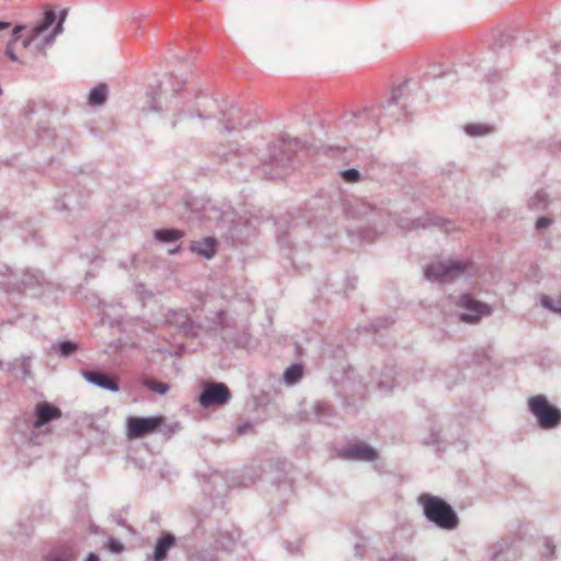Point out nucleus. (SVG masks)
<instances>
[{"instance_id":"nucleus-13","label":"nucleus","mask_w":561,"mask_h":561,"mask_svg":"<svg viewBox=\"0 0 561 561\" xmlns=\"http://www.w3.org/2000/svg\"><path fill=\"white\" fill-rule=\"evenodd\" d=\"M107 88L105 84L96 85L89 95V103L92 105H101L106 101Z\"/></svg>"},{"instance_id":"nucleus-8","label":"nucleus","mask_w":561,"mask_h":561,"mask_svg":"<svg viewBox=\"0 0 561 561\" xmlns=\"http://www.w3.org/2000/svg\"><path fill=\"white\" fill-rule=\"evenodd\" d=\"M62 415L61 410L48 402H39L35 407L36 420L33 424L35 428H39L53 420H58Z\"/></svg>"},{"instance_id":"nucleus-4","label":"nucleus","mask_w":561,"mask_h":561,"mask_svg":"<svg viewBox=\"0 0 561 561\" xmlns=\"http://www.w3.org/2000/svg\"><path fill=\"white\" fill-rule=\"evenodd\" d=\"M469 268L468 262L437 261L426 267L425 275L428 279L449 282L461 275Z\"/></svg>"},{"instance_id":"nucleus-25","label":"nucleus","mask_w":561,"mask_h":561,"mask_svg":"<svg viewBox=\"0 0 561 561\" xmlns=\"http://www.w3.org/2000/svg\"><path fill=\"white\" fill-rule=\"evenodd\" d=\"M10 27V23L8 22H0V31L7 30Z\"/></svg>"},{"instance_id":"nucleus-14","label":"nucleus","mask_w":561,"mask_h":561,"mask_svg":"<svg viewBox=\"0 0 561 561\" xmlns=\"http://www.w3.org/2000/svg\"><path fill=\"white\" fill-rule=\"evenodd\" d=\"M73 558V552L70 547H61L57 550L51 551L45 561H69Z\"/></svg>"},{"instance_id":"nucleus-17","label":"nucleus","mask_w":561,"mask_h":561,"mask_svg":"<svg viewBox=\"0 0 561 561\" xmlns=\"http://www.w3.org/2000/svg\"><path fill=\"white\" fill-rule=\"evenodd\" d=\"M144 385L154 391V392H158L160 394H164L168 390H169V386L164 382H161V381H157L154 379H145L144 380Z\"/></svg>"},{"instance_id":"nucleus-22","label":"nucleus","mask_w":561,"mask_h":561,"mask_svg":"<svg viewBox=\"0 0 561 561\" xmlns=\"http://www.w3.org/2000/svg\"><path fill=\"white\" fill-rule=\"evenodd\" d=\"M107 546L114 553H121L124 550V545L115 539H110Z\"/></svg>"},{"instance_id":"nucleus-1","label":"nucleus","mask_w":561,"mask_h":561,"mask_svg":"<svg viewBox=\"0 0 561 561\" xmlns=\"http://www.w3.org/2000/svg\"><path fill=\"white\" fill-rule=\"evenodd\" d=\"M62 21L56 22V14L48 10L42 20L33 26L18 25L13 28L12 38L8 43L5 54L12 61H19L18 45L21 43L25 49H33L37 54H44L55 37L61 32Z\"/></svg>"},{"instance_id":"nucleus-9","label":"nucleus","mask_w":561,"mask_h":561,"mask_svg":"<svg viewBox=\"0 0 561 561\" xmlns=\"http://www.w3.org/2000/svg\"><path fill=\"white\" fill-rule=\"evenodd\" d=\"M340 456L345 459L374 460L377 454L366 444H354L343 449Z\"/></svg>"},{"instance_id":"nucleus-15","label":"nucleus","mask_w":561,"mask_h":561,"mask_svg":"<svg viewBox=\"0 0 561 561\" xmlns=\"http://www.w3.org/2000/svg\"><path fill=\"white\" fill-rule=\"evenodd\" d=\"M154 236L158 240L162 242H169L173 240H178L183 237V232L175 229H163V230H157L154 232Z\"/></svg>"},{"instance_id":"nucleus-12","label":"nucleus","mask_w":561,"mask_h":561,"mask_svg":"<svg viewBox=\"0 0 561 561\" xmlns=\"http://www.w3.org/2000/svg\"><path fill=\"white\" fill-rule=\"evenodd\" d=\"M192 251L210 259L216 252V240L213 238H205L202 241L192 244Z\"/></svg>"},{"instance_id":"nucleus-5","label":"nucleus","mask_w":561,"mask_h":561,"mask_svg":"<svg viewBox=\"0 0 561 561\" xmlns=\"http://www.w3.org/2000/svg\"><path fill=\"white\" fill-rule=\"evenodd\" d=\"M162 424V417H136L130 416L127 420V437L136 439L154 433Z\"/></svg>"},{"instance_id":"nucleus-11","label":"nucleus","mask_w":561,"mask_h":561,"mask_svg":"<svg viewBox=\"0 0 561 561\" xmlns=\"http://www.w3.org/2000/svg\"><path fill=\"white\" fill-rule=\"evenodd\" d=\"M175 539L172 535H164L156 545L153 559L163 561L167 558L169 549L174 545Z\"/></svg>"},{"instance_id":"nucleus-21","label":"nucleus","mask_w":561,"mask_h":561,"mask_svg":"<svg viewBox=\"0 0 561 561\" xmlns=\"http://www.w3.org/2000/svg\"><path fill=\"white\" fill-rule=\"evenodd\" d=\"M343 178L348 182H356L359 178V173L355 169H348L343 172Z\"/></svg>"},{"instance_id":"nucleus-3","label":"nucleus","mask_w":561,"mask_h":561,"mask_svg":"<svg viewBox=\"0 0 561 561\" xmlns=\"http://www.w3.org/2000/svg\"><path fill=\"white\" fill-rule=\"evenodd\" d=\"M528 408L536 416L538 424L543 430H551L561 423V411L550 404L542 394H537L528 399Z\"/></svg>"},{"instance_id":"nucleus-18","label":"nucleus","mask_w":561,"mask_h":561,"mask_svg":"<svg viewBox=\"0 0 561 561\" xmlns=\"http://www.w3.org/2000/svg\"><path fill=\"white\" fill-rule=\"evenodd\" d=\"M541 304L543 307H546L554 312L561 313V295L556 299L550 298L548 296H543L541 298Z\"/></svg>"},{"instance_id":"nucleus-23","label":"nucleus","mask_w":561,"mask_h":561,"mask_svg":"<svg viewBox=\"0 0 561 561\" xmlns=\"http://www.w3.org/2000/svg\"><path fill=\"white\" fill-rule=\"evenodd\" d=\"M550 222H551L550 219L541 217L537 220V227L545 228V227H548L550 225Z\"/></svg>"},{"instance_id":"nucleus-10","label":"nucleus","mask_w":561,"mask_h":561,"mask_svg":"<svg viewBox=\"0 0 561 561\" xmlns=\"http://www.w3.org/2000/svg\"><path fill=\"white\" fill-rule=\"evenodd\" d=\"M83 376L88 381H90L101 388H104V389H107L111 391L118 390V386L115 382V380L112 379L106 374H102V373H98V371H84Z\"/></svg>"},{"instance_id":"nucleus-6","label":"nucleus","mask_w":561,"mask_h":561,"mask_svg":"<svg viewBox=\"0 0 561 561\" xmlns=\"http://www.w3.org/2000/svg\"><path fill=\"white\" fill-rule=\"evenodd\" d=\"M458 306L466 310V312L460 314V319L468 323H476L482 317L488 316L491 312L489 306L481 304L469 295L461 296L459 298Z\"/></svg>"},{"instance_id":"nucleus-2","label":"nucleus","mask_w":561,"mask_h":561,"mask_svg":"<svg viewBox=\"0 0 561 561\" xmlns=\"http://www.w3.org/2000/svg\"><path fill=\"white\" fill-rule=\"evenodd\" d=\"M426 518L444 529H454L458 518L454 510L438 496L424 494L420 497Z\"/></svg>"},{"instance_id":"nucleus-20","label":"nucleus","mask_w":561,"mask_h":561,"mask_svg":"<svg viewBox=\"0 0 561 561\" xmlns=\"http://www.w3.org/2000/svg\"><path fill=\"white\" fill-rule=\"evenodd\" d=\"M57 351L60 352L64 356L70 355L73 351L78 348L77 344L72 342H61L56 346Z\"/></svg>"},{"instance_id":"nucleus-19","label":"nucleus","mask_w":561,"mask_h":561,"mask_svg":"<svg viewBox=\"0 0 561 561\" xmlns=\"http://www.w3.org/2000/svg\"><path fill=\"white\" fill-rule=\"evenodd\" d=\"M466 131L470 136H482L490 131V128L480 124H470L466 126Z\"/></svg>"},{"instance_id":"nucleus-7","label":"nucleus","mask_w":561,"mask_h":561,"mask_svg":"<svg viewBox=\"0 0 561 561\" xmlns=\"http://www.w3.org/2000/svg\"><path fill=\"white\" fill-rule=\"evenodd\" d=\"M231 398L230 391L224 383H209L199 397V403L205 407L224 405Z\"/></svg>"},{"instance_id":"nucleus-16","label":"nucleus","mask_w":561,"mask_h":561,"mask_svg":"<svg viewBox=\"0 0 561 561\" xmlns=\"http://www.w3.org/2000/svg\"><path fill=\"white\" fill-rule=\"evenodd\" d=\"M302 376V367L300 365H291L284 374L287 383L296 382Z\"/></svg>"},{"instance_id":"nucleus-24","label":"nucleus","mask_w":561,"mask_h":561,"mask_svg":"<svg viewBox=\"0 0 561 561\" xmlns=\"http://www.w3.org/2000/svg\"><path fill=\"white\" fill-rule=\"evenodd\" d=\"M85 561H100V559L95 553H90Z\"/></svg>"}]
</instances>
